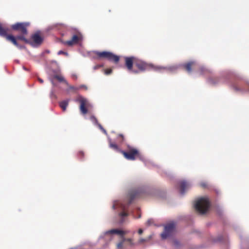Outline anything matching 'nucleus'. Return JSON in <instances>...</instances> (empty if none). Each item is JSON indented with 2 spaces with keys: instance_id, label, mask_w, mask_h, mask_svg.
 <instances>
[{
  "instance_id": "b1692460",
  "label": "nucleus",
  "mask_w": 249,
  "mask_h": 249,
  "mask_svg": "<svg viewBox=\"0 0 249 249\" xmlns=\"http://www.w3.org/2000/svg\"><path fill=\"white\" fill-rule=\"evenodd\" d=\"M152 238V235H150L148 237L146 238H141L138 241V244H142L143 242H148Z\"/></svg>"
},
{
  "instance_id": "473e14b6",
  "label": "nucleus",
  "mask_w": 249,
  "mask_h": 249,
  "mask_svg": "<svg viewBox=\"0 0 249 249\" xmlns=\"http://www.w3.org/2000/svg\"><path fill=\"white\" fill-rule=\"evenodd\" d=\"M57 54L58 55L65 54V55H66L67 56L68 55V53L64 52V51H62V50H60V51H58V53H57Z\"/></svg>"
},
{
  "instance_id": "a878e982",
  "label": "nucleus",
  "mask_w": 249,
  "mask_h": 249,
  "mask_svg": "<svg viewBox=\"0 0 249 249\" xmlns=\"http://www.w3.org/2000/svg\"><path fill=\"white\" fill-rule=\"evenodd\" d=\"M90 120L93 124L98 126V124H99L98 122V121L96 117L94 116H91L90 117Z\"/></svg>"
},
{
  "instance_id": "58836bf2",
  "label": "nucleus",
  "mask_w": 249,
  "mask_h": 249,
  "mask_svg": "<svg viewBox=\"0 0 249 249\" xmlns=\"http://www.w3.org/2000/svg\"><path fill=\"white\" fill-rule=\"evenodd\" d=\"M138 232L139 234H142L143 233V230L142 229H139Z\"/></svg>"
},
{
  "instance_id": "393cba45",
  "label": "nucleus",
  "mask_w": 249,
  "mask_h": 249,
  "mask_svg": "<svg viewBox=\"0 0 249 249\" xmlns=\"http://www.w3.org/2000/svg\"><path fill=\"white\" fill-rule=\"evenodd\" d=\"M7 34V30L3 28L0 24V36L5 37Z\"/></svg>"
},
{
  "instance_id": "a19ab883",
  "label": "nucleus",
  "mask_w": 249,
  "mask_h": 249,
  "mask_svg": "<svg viewBox=\"0 0 249 249\" xmlns=\"http://www.w3.org/2000/svg\"><path fill=\"white\" fill-rule=\"evenodd\" d=\"M80 88H84V89H88L86 85H81V86H80Z\"/></svg>"
},
{
  "instance_id": "49530a36",
  "label": "nucleus",
  "mask_w": 249,
  "mask_h": 249,
  "mask_svg": "<svg viewBox=\"0 0 249 249\" xmlns=\"http://www.w3.org/2000/svg\"><path fill=\"white\" fill-rule=\"evenodd\" d=\"M52 63H55V64H57V62L56 61H55V60H53V61H52Z\"/></svg>"
},
{
  "instance_id": "f704fd0d",
  "label": "nucleus",
  "mask_w": 249,
  "mask_h": 249,
  "mask_svg": "<svg viewBox=\"0 0 249 249\" xmlns=\"http://www.w3.org/2000/svg\"><path fill=\"white\" fill-rule=\"evenodd\" d=\"M112 70L111 69H107L105 71V73L107 75L111 73Z\"/></svg>"
},
{
  "instance_id": "72a5a7b5",
  "label": "nucleus",
  "mask_w": 249,
  "mask_h": 249,
  "mask_svg": "<svg viewBox=\"0 0 249 249\" xmlns=\"http://www.w3.org/2000/svg\"><path fill=\"white\" fill-rule=\"evenodd\" d=\"M131 214L133 216V217L135 218H140L141 217V214L140 213H138V216L137 217L135 216V214H134V212L133 211H132L131 212Z\"/></svg>"
},
{
  "instance_id": "412c9836",
  "label": "nucleus",
  "mask_w": 249,
  "mask_h": 249,
  "mask_svg": "<svg viewBox=\"0 0 249 249\" xmlns=\"http://www.w3.org/2000/svg\"><path fill=\"white\" fill-rule=\"evenodd\" d=\"M53 78L57 79L60 82H64L67 86L69 85V83H68V82L64 79V78L63 76L61 75H54L53 76Z\"/></svg>"
},
{
  "instance_id": "6e6552de",
  "label": "nucleus",
  "mask_w": 249,
  "mask_h": 249,
  "mask_svg": "<svg viewBox=\"0 0 249 249\" xmlns=\"http://www.w3.org/2000/svg\"><path fill=\"white\" fill-rule=\"evenodd\" d=\"M129 151L128 152H125L124 151H121L122 153L124 155V157L128 160H135V156L139 154L138 151L133 148L130 147L128 146Z\"/></svg>"
},
{
  "instance_id": "de8ad7c7",
  "label": "nucleus",
  "mask_w": 249,
  "mask_h": 249,
  "mask_svg": "<svg viewBox=\"0 0 249 249\" xmlns=\"http://www.w3.org/2000/svg\"><path fill=\"white\" fill-rule=\"evenodd\" d=\"M136 210L137 211V212H138V213H139V208H137L136 209Z\"/></svg>"
},
{
  "instance_id": "4c0bfd02",
  "label": "nucleus",
  "mask_w": 249,
  "mask_h": 249,
  "mask_svg": "<svg viewBox=\"0 0 249 249\" xmlns=\"http://www.w3.org/2000/svg\"><path fill=\"white\" fill-rule=\"evenodd\" d=\"M204 69H205V68H203V67H202V68H201V70H200V72H201V73H202H202H203L204 72V71H208L207 70H204Z\"/></svg>"
},
{
  "instance_id": "39448f33",
  "label": "nucleus",
  "mask_w": 249,
  "mask_h": 249,
  "mask_svg": "<svg viewBox=\"0 0 249 249\" xmlns=\"http://www.w3.org/2000/svg\"><path fill=\"white\" fill-rule=\"evenodd\" d=\"M76 101L80 103V110L83 115H85L88 112V108L91 107L89 101L86 98L79 96L76 99Z\"/></svg>"
},
{
  "instance_id": "3c124183",
  "label": "nucleus",
  "mask_w": 249,
  "mask_h": 249,
  "mask_svg": "<svg viewBox=\"0 0 249 249\" xmlns=\"http://www.w3.org/2000/svg\"><path fill=\"white\" fill-rule=\"evenodd\" d=\"M23 69H24L25 70H26V68H25V67H23Z\"/></svg>"
},
{
  "instance_id": "4be33fe9",
  "label": "nucleus",
  "mask_w": 249,
  "mask_h": 249,
  "mask_svg": "<svg viewBox=\"0 0 249 249\" xmlns=\"http://www.w3.org/2000/svg\"><path fill=\"white\" fill-rule=\"evenodd\" d=\"M224 237L222 235H219L217 238H214L213 237H211V240L213 242H221L223 240Z\"/></svg>"
},
{
  "instance_id": "0eeeda50",
  "label": "nucleus",
  "mask_w": 249,
  "mask_h": 249,
  "mask_svg": "<svg viewBox=\"0 0 249 249\" xmlns=\"http://www.w3.org/2000/svg\"><path fill=\"white\" fill-rule=\"evenodd\" d=\"M229 77V74L227 72L222 74L220 78L211 77L208 79V82L212 85H216L227 82V79Z\"/></svg>"
},
{
  "instance_id": "9d476101",
  "label": "nucleus",
  "mask_w": 249,
  "mask_h": 249,
  "mask_svg": "<svg viewBox=\"0 0 249 249\" xmlns=\"http://www.w3.org/2000/svg\"><path fill=\"white\" fill-rule=\"evenodd\" d=\"M179 185V192L180 195H183L186 191L190 188L192 184L189 182H187L185 180H182L178 182Z\"/></svg>"
},
{
  "instance_id": "f03ea898",
  "label": "nucleus",
  "mask_w": 249,
  "mask_h": 249,
  "mask_svg": "<svg viewBox=\"0 0 249 249\" xmlns=\"http://www.w3.org/2000/svg\"><path fill=\"white\" fill-rule=\"evenodd\" d=\"M196 211L201 214L206 213L210 207V202L207 196L198 198L194 204Z\"/></svg>"
},
{
  "instance_id": "9b49d317",
  "label": "nucleus",
  "mask_w": 249,
  "mask_h": 249,
  "mask_svg": "<svg viewBox=\"0 0 249 249\" xmlns=\"http://www.w3.org/2000/svg\"><path fill=\"white\" fill-rule=\"evenodd\" d=\"M151 67L153 69V70H154L155 71H162L164 70H166V71H168L171 72H174L176 70H177L179 68V67H180V66L179 65H178H178H173V66H169L167 67H160V66L154 67L151 65Z\"/></svg>"
},
{
  "instance_id": "20e7f679",
  "label": "nucleus",
  "mask_w": 249,
  "mask_h": 249,
  "mask_svg": "<svg viewBox=\"0 0 249 249\" xmlns=\"http://www.w3.org/2000/svg\"><path fill=\"white\" fill-rule=\"evenodd\" d=\"M124 232L123 230L119 229H112L107 231L102 234L99 238L104 239L107 242H110L113 239V234L124 235Z\"/></svg>"
},
{
  "instance_id": "1a4fd4ad",
  "label": "nucleus",
  "mask_w": 249,
  "mask_h": 249,
  "mask_svg": "<svg viewBox=\"0 0 249 249\" xmlns=\"http://www.w3.org/2000/svg\"><path fill=\"white\" fill-rule=\"evenodd\" d=\"M29 25L28 23L18 22L12 26V28L14 30L19 31L23 35L27 34L26 26Z\"/></svg>"
},
{
  "instance_id": "c03bdc74",
  "label": "nucleus",
  "mask_w": 249,
  "mask_h": 249,
  "mask_svg": "<svg viewBox=\"0 0 249 249\" xmlns=\"http://www.w3.org/2000/svg\"><path fill=\"white\" fill-rule=\"evenodd\" d=\"M38 80L39 81V82H40L41 83H43V80L40 78H38Z\"/></svg>"
},
{
  "instance_id": "37998d69",
  "label": "nucleus",
  "mask_w": 249,
  "mask_h": 249,
  "mask_svg": "<svg viewBox=\"0 0 249 249\" xmlns=\"http://www.w3.org/2000/svg\"><path fill=\"white\" fill-rule=\"evenodd\" d=\"M50 51H49V50H47L45 51V52H44V53H42V55H44V53H50Z\"/></svg>"
},
{
  "instance_id": "423d86ee",
  "label": "nucleus",
  "mask_w": 249,
  "mask_h": 249,
  "mask_svg": "<svg viewBox=\"0 0 249 249\" xmlns=\"http://www.w3.org/2000/svg\"><path fill=\"white\" fill-rule=\"evenodd\" d=\"M96 54L100 57L106 58L108 60L114 61L115 63L118 62L119 60V57L118 55H115L109 52H97Z\"/></svg>"
},
{
  "instance_id": "f257e3e1",
  "label": "nucleus",
  "mask_w": 249,
  "mask_h": 249,
  "mask_svg": "<svg viewBox=\"0 0 249 249\" xmlns=\"http://www.w3.org/2000/svg\"><path fill=\"white\" fill-rule=\"evenodd\" d=\"M145 189L144 187H140L131 190L128 192L126 199H117L113 201L112 208L118 213V223L120 224L124 223L128 215V213L125 210L129 205L136 196L144 193Z\"/></svg>"
},
{
  "instance_id": "ddd939ff",
  "label": "nucleus",
  "mask_w": 249,
  "mask_h": 249,
  "mask_svg": "<svg viewBox=\"0 0 249 249\" xmlns=\"http://www.w3.org/2000/svg\"><path fill=\"white\" fill-rule=\"evenodd\" d=\"M231 86L234 90L239 93H244L248 92L249 90L241 86V82H236L231 84Z\"/></svg>"
},
{
  "instance_id": "a211bd4d",
  "label": "nucleus",
  "mask_w": 249,
  "mask_h": 249,
  "mask_svg": "<svg viewBox=\"0 0 249 249\" xmlns=\"http://www.w3.org/2000/svg\"><path fill=\"white\" fill-rule=\"evenodd\" d=\"M79 40V37L76 35H73L71 40H68L65 42L66 44L69 46H72L73 44H76Z\"/></svg>"
},
{
  "instance_id": "c9c22d12",
  "label": "nucleus",
  "mask_w": 249,
  "mask_h": 249,
  "mask_svg": "<svg viewBox=\"0 0 249 249\" xmlns=\"http://www.w3.org/2000/svg\"><path fill=\"white\" fill-rule=\"evenodd\" d=\"M84 156V153L82 151L79 152L78 154V156L79 158H82V157H83Z\"/></svg>"
},
{
  "instance_id": "f8f14e48",
  "label": "nucleus",
  "mask_w": 249,
  "mask_h": 249,
  "mask_svg": "<svg viewBox=\"0 0 249 249\" xmlns=\"http://www.w3.org/2000/svg\"><path fill=\"white\" fill-rule=\"evenodd\" d=\"M32 38L33 41L30 42V43L33 47H37L40 45L43 41V38L39 36L38 33L33 35Z\"/></svg>"
},
{
  "instance_id": "79ce46f5",
  "label": "nucleus",
  "mask_w": 249,
  "mask_h": 249,
  "mask_svg": "<svg viewBox=\"0 0 249 249\" xmlns=\"http://www.w3.org/2000/svg\"><path fill=\"white\" fill-rule=\"evenodd\" d=\"M151 223V220H148L147 221V222H146V224H147V225H148V226H149V225H150Z\"/></svg>"
},
{
  "instance_id": "5701e85b",
  "label": "nucleus",
  "mask_w": 249,
  "mask_h": 249,
  "mask_svg": "<svg viewBox=\"0 0 249 249\" xmlns=\"http://www.w3.org/2000/svg\"><path fill=\"white\" fill-rule=\"evenodd\" d=\"M108 141L109 143V146L110 148H112L116 151L119 150L118 147L116 144L111 142V139L109 138H108Z\"/></svg>"
},
{
  "instance_id": "dca6fc26",
  "label": "nucleus",
  "mask_w": 249,
  "mask_h": 249,
  "mask_svg": "<svg viewBox=\"0 0 249 249\" xmlns=\"http://www.w3.org/2000/svg\"><path fill=\"white\" fill-rule=\"evenodd\" d=\"M197 65L196 62L194 61H191L186 64H183L182 66L186 69L188 72L191 73L192 71V68L195 69Z\"/></svg>"
},
{
  "instance_id": "ea45409f",
  "label": "nucleus",
  "mask_w": 249,
  "mask_h": 249,
  "mask_svg": "<svg viewBox=\"0 0 249 249\" xmlns=\"http://www.w3.org/2000/svg\"><path fill=\"white\" fill-rule=\"evenodd\" d=\"M17 47L18 48H19V49H22L25 48V47L24 46L20 45H19V44H18V46H17Z\"/></svg>"
},
{
  "instance_id": "2eb2a0df",
  "label": "nucleus",
  "mask_w": 249,
  "mask_h": 249,
  "mask_svg": "<svg viewBox=\"0 0 249 249\" xmlns=\"http://www.w3.org/2000/svg\"><path fill=\"white\" fill-rule=\"evenodd\" d=\"M135 65L141 71L146 70L149 65L141 60H137L135 62Z\"/></svg>"
},
{
  "instance_id": "6ab92c4d",
  "label": "nucleus",
  "mask_w": 249,
  "mask_h": 249,
  "mask_svg": "<svg viewBox=\"0 0 249 249\" xmlns=\"http://www.w3.org/2000/svg\"><path fill=\"white\" fill-rule=\"evenodd\" d=\"M5 37H6L7 40L12 42L15 46H18V44L17 43L16 38L13 36L6 34Z\"/></svg>"
},
{
  "instance_id": "4468645a",
  "label": "nucleus",
  "mask_w": 249,
  "mask_h": 249,
  "mask_svg": "<svg viewBox=\"0 0 249 249\" xmlns=\"http://www.w3.org/2000/svg\"><path fill=\"white\" fill-rule=\"evenodd\" d=\"M133 57H126L125 58V65L128 70L129 71L133 72V73H137L138 71H133L132 70V66L133 63Z\"/></svg>"
},
{
  "instance_id": "09e8293b",
  "label": "nucleus",
  "mask_w": 249,
  "mask_h": 249,
  "mask_svg": "<svg viewBox=\"0 0 249 249\" xmlns=\"http://www.w3.org/2000/svg\"><path fill=\"white\" fill-rule=\"evenodd\" d=\"M119 137H121L123 138V136L122 134L119 135Z\"/></svg>"
},
{
  "instance_id": "c756f323",
  "label": "nucleus",
  "mask_w": 249,
  "mask_h": 249,
  "mask_svg": "<svg viewBox=\"0 0 249 249\" xmlns=\"http://www.w3.org/2000/svg\"><path fill=\"white\" fill-rule=\"evenodd\" d=\"M98 127L99 128L100 130H101L104 133L107 135V132L106 130L102 127L101 124H98Z\"/></svg>"
},
{
  "instance_id": "8fccbe9b",
  "label": "nucleus",
  "mask_w": 249,
  "mask_h": 249,
  "mask_svg": "<svg viewBox=\"0 0 249 249\" xmlns=\"http://www.w3.org/2000/svg\"><path fill=\"white\" fill-rule=\"evenodd\" d=\"M124 231V234L128 232V231Z\"/></svg>"
},
{
  "instance_id": "f3484780",
  "label": "nucleus",
  "mask_w": 249,
  "mask_h": 249,
  "mask_svg": "<svg viewBox=\"0 0 249 249\" xmlns=\"http://www.w3.org/2000/svg\"><path fill=\"white\" fill-rule=\"evenodd\" d=\"M50 80L51 82L53 85V87L51 89V93H50V96L52 98H54L56 99L57 98V97L55 93V91H56L55 88H59V87L58 86L57 84H56L54 82V81H53V78H50Z\"/></svg>"
},
{
  "instance_id": "a18cd8bd",
  "label": "nucleus",
  "mask_w": 249,
  "mask_h": 249,
  "mask_svg": "<svg viewBox=\"0 0 249 249\" xmlns=\"http://www.w3.org/2000/svg\"><path fill=\"white\" fill-rule=\"evenodd\" d=\"M71 76H72V78H77L76 75L75 74H72Z\"/></svg>"
},
{
  "instance_id": "bb28decb",
  "label": "nucleus",
  "mask_w": 249,
  "mask_h": 249,
  "mask_svg": "<svg viewBox=\"0 0 249 249\" xmlns=\"http://www.w3.org/2000/svg\"><path fill=\"white\" fill-rule=\"evenodd\" d=\"M16 38L18 39L22 40L25 41L26 43H30V41L28 40L22 34V35L18 36L16 37Z\"/></svg>"
},
{
  "instance_id": "aec40b11",
  "label": "nucleus",
  "mask_w": 249,
  "mask_h": 249,
  "mask_svg": "<svg viewBox=\"0 0 249 249\" xmlns=\"http://www.w3.org/2000/svg\"><path fill=\"white\" fill-rule=\"evenodd\" d=\"M69 102V99H67L63 100L59 103V106L63 111H65L66 110V108L68 106Z\"/></svg>"
},
{
  "instance_id": "7ed1b4c3",
  "label": "nucleus",
  "mask_w": 249,
  "mask_h": 249,
  "mask_svg": "<svg viewBox=\"0 0 249 249\" xmlns=\"http://www.w3.org/2000/svg\"><path fill=\"white\" fill-rule=\"evenodd\" d=\"M176 229V225L174 223H168L164 226V231L160 234L162 240H165L173 236Z\"/></svg>"
},
{
  "instance_id": "cd10ccee",
  "label": "nucleus",
  "mask_w": 249,
  "mask_h": 249,
  "mask_svg": "<svg viewBox=\"0 0 249 249\" xmlns=\"http://www.w3.org/2000/svg\"><path fill=\"white\" fill-rule=\"evenodd\" d=\"M124 242V239L123 238L122 240L120 242H119V243H118L117 244V249H121L123 248Z\"/></svg>"
},
{
  "instance_id": "2f4dec72",
  "label": "nucleus",
  "mask_w": 249,
  "mask_h": 249,
  "mask_svg": "<svg viewBox=\"0 0 249 249\" xmlns=\"http://www.w3.org/2000/svg\"><path fill=\"white\" fill-rule=\"evenodd\" d=\"M173 244L176 247H178L180 245L179 242L177 240H174Z\"/></svg>"
},
{
  "instance_id": "e433bc0d",
  "label": "nucleus",
  "mask_w": 249,
  "mask_h": 249,
  "mask_svg": "<svg viewBox=\"0 0 249 249\" xmlns=\"http://www.w3.org/2000/svg\"><path fill=\"white\" fill-rule=\"evenodd\" d=\"M67 86L69 87V89H77V88H76L74 86H70L69 85Z\"/></svg>"
},
{
  "instance_id": "7c9ffc66",
  "label": "nucleus",
  "mask_w": 249,
  "mask_h": 249,
  "mask_svg": "<svg viewBox=\"0 0 249 249\" xmlns=\"http://www.w3.org/2000/svg\"><path fill=\"white\" fill-rule=\"evenodd\" d=\"M199 185L201 187H202L203 188H206L208 186L207 183L206 182H204V181L201 182L199 183Z\"/></svg>"
},
{
  "instance_id": "c85d7f7f",
  "label": "nucleus",
  "mask_w": 249,
  "mask_h": 249,
  "mask_svg": "<svg viewBox=\"0 0 249 249\" xmlns=\"http://www.w3.org/2000/svg\"><path fill=\"white\" fill-rule=\"evenodd\" d=\"M123 239L124 241L128 242L131 246H133L134 245L132 238H125L123 237Z\"/></svg>"
}]
</instances>
